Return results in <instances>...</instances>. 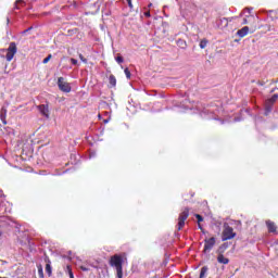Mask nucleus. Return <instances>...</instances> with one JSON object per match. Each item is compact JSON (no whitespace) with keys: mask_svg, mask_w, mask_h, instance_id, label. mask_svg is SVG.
<instances>
[{"mask_svg":"<svg viewBox=\"0 0 278 278\" xmlns=\"http://www.w3.org/2000/svg\"><path fill=\"white\" fill-rule=\"evenodd\" d=\"M242 25H250L255 29L257 25V16L251 13V9H244L241 13Z\"/></svg>","mask_w":278,"mask_h":278,"instance_id":"nucleus-1","label":"nucleus"},{"mask_svg":"<svg viewBox=\"0 0 278 278\" xmlns=\"http://www.w3.org/2000/svg\"><path fill=\"white\" fill-rule=\"evenodd\" d=\"M17 51H18V49L16 48V43L11 42L9 45L8 49L0 50V58H5L7 62H12V60H14V55H16Z\"/></svg>","mask_w":278,"mask_h":278,"instance_id":"nucleus-2","label":"nucleus"},{"mask_svg":"<svg viewBox=\"0 0 278 278\" xmlns=\"http://www.w3.org/2000/svg\"><path fill=\"white\" fill-rule=\"evenodd\" d=\"M110 265L116 269L117 278H123V257L118 254L113 255Z\"/></svg>","mask_w":278,"mask_h":278,"instance_id":"nucleus-3","label":"nucleus"},{"mask_svg":"<svg viewBox=\"0 0 278 278\" xmlns=\"http://www.w3.org/2000/svg\"><path fill=\"white\" fill-rule=\"evenodd\" d=\"M235 236H236V232H233V228L229 226V224H225L223 237H222L223 242H226V240H233Z\"/></svg>","mask_w":278,"mask_h":278,"instance_id":"nucleus-4","label":"nucleus"},{"mask_svg":"<svg viewBox=\"0 0 278 278\" xmlns=\"http://www.w3.org/2000/svg\"><path fill=\"white\" fill-rule=\"evenodd\" d=\"M188 216H190V211L188 208H185L184 212L180 213L178 217V224H177V230L181 231L186 225V220H188Z\"/></svg>","mask_w":278,"mask_h":278,"instance_id":"nucleus-5","label":"nucleus"},{"mask_svg":"<svg viewBox=\"0 0 278 278\" xmlns=\"http://www.w3.org/2000/svg\"><path fill=\"white\" fill-rule=\"evenodd\" d=\"M214 247H216V237H211V238H206L204 239V249H203V253H210V251H212V249H214Z\"/></svg>","mask_w":278,"mask_h":278,"instance_id":"nucleus-6","label":"nucleus"},{"mask_svg":"<svg viewBox=\"0 0 278 278\" xmlns=\"http://www.w3.org/2000/svg\"><path fill=\"white\" fill-rule=\"evenodd\" d=\"M58 87L62 92H71V84L64 80V77L58 78Z\"/></svg>","mask_w":278,"mask_h":278,"instance_id":"nucleus-7","label":"nucleus"},{"mask_svg":"<svg viewBox=\"0 0 278 278\" xmlns=\"http://www.w3.org/2000/svg\"><path fill=\"white\" fill-rule=\"evenodd\" d=\"M37 108L42 116H46V118H49V105L40 104Z\"/></svg>","mask_w":278,"mask_h":278,"instance_id":"nucleus-8","label":"nucleus"},{"mask_svg":"<svg viewBox=\"0 0 278 278\" xmlns=\"http://www.w3.org/2000/svg\"><path fill=\"white\" fill-rule=\"evenodd\" d=\"M7 116H8V109H5V106H2L0 110V121L4 125H8V121H5Z\"/></svg>","mask_w":278,"mask_h":278,"instance_id":"nucleus-9","label":"nucleus"},{"mask_svg":"<svg viewBox=\"0 0 278 278\" xmlns=\"http://www.w3.org/2000/svg\"><path fill=\"white\" fill-rule=\"evenodd\" d=\"M266 225L269 233H275V231H277V226L273 222L267 220Z\"/></svg>","mask_w":278,"mask_h":278,"instance_id":"nucleus-10","label":"nucleus"},{"mask_svg":"<svg viewBox=\"0 0 278 278\" xmlns=\"http://www.w3.org/2000/svg\"><path fill=\"white\" fill-rule=\"evenodd\" d=\"M249 34V26H245L237 31L239 38H244Z\"/></svg>","mask_w":278,"mask_h":278,"instance_id":"nucleus-11","label":"nucleus"},{"mask_svg":"<svg viewBox=\"0 0 278 278\" xmlns=\"http://www.w3.org/2000/svg\"><path fill=\"white\" fill-rule=\"evenodd\" d=\"M273 103L269 102L268 100L265 101V116H268L270 112H273Z\"/></svg>","mask_w":278,"mask_h":278,"instance_id":"nucleus-12","label":"nucleus"},{"mask_svg":"<svg viewBox=\"0 0 278 278\" xmlns=\"http://www.w3.org/2000/svg\"><path fill=\"white\" fill-rule=\"evenodd\" d=\"M217 262H218V264H229V258H227V257H225V255H223V254H219L218 256H217Z\"/></svg>","mask_w":278,"mask_h":278,"instance_id":"nucleus-13","label":"nucleus"},{"mask_svg":"<svg viewBox=\"0 0 278 278\" xmlns=\"http://www.w3.org/2000/svg\"><path fill=\"white\" fill-rule=\"evenodd\" d=\"M109 84L114 88L116 86V77L114 75H110L109 77Z\"/></svg>","mask_w":278,"mask_h":278,"instance_id":"nucleus-14","label":"nucleus"},{"mask_svg":"<svg viewBox=\"0 0 278 278\" xmlns=\"http://www.w3.org/2000/svg\"><path fill=\"white\" fill-rule=\"evenodd\" d=\"M205 275H207V266L201 268L200 278H205Z\"/></svg>","mask_w":278,"mask_h":278,"instance_id":"nucleus-15","label":"nucleus"},{"mask_svg":"<svg viewBox=\"0 0 278 278\" xmlns=\"http://www.w3.org/2000/svg\"><path fill=\"white\" fill-rule=\"evenodd\" d=\"M277 99H278V94L276 93V94H274L271 98L267 99V101H268L269 103L275 104V103L277 102Z\"/></svg>","mask_w":278,"mask_h":278,"instance_id":"nucleus-16","label":"nucleus"},{"mask_svg":"<svg viewBox=\"0 0 278 278\" xmlns=\"http://www.w3.org/2000/svg\"><path fill=\"white\" fill-rule=\"evenodd\" d=\"M205 47H207V40L203 39L200 41V49H205Z\"/></svg>","mask_w":278,"mask_h":278,"instance_id":"nucleus-17","label":"nucleus"},{"mask_svg":"<svg viewBox=\"0 0 278 278\" xmlns=\"http://www.w3.org/2000/svg\"><path fill=\"white\" fill-rule=\"evenodd\" d=\"M38 275L39 278H45V271L42 270V266H38Z\"/></svg>","mask_w":278,"mask_h":278,"instance_id":"nucleus-18","label":"nucleus"},{"mask_svg":"<svg viewBox=\"0 0 278 278\" xmlns=\"http://www.w3.org/2000/svg\"><path fill=\"white\" fill-rule=\"evenodd\" d=\"M124 73H125L127 79H131V72H129V68L126 67V68L124 70Z\"/></svg>","mask_w":278,"mask_h":278,"instance_id":"nucleus-19","label":"nucleus"},{"mask_svg":"<svg viewBox=\"0 0 278 278\" xmlns=\"http://www.w3.org/2000/svg\"><path fill=\"white\" fill-rule=\"evenodd\" d=\"M46 273L51 277V264L46 265Z\"/></svg>","mask_w":278,"mask_h":278,"instance_id":"nucleus-20","label":"nucleus"},{"mask_svg":"<svg viewBox=\"0 0 278 278\" xmlns=\"http://www.w3.org/2000/svg\"><path fill=\"white\" fill-rule=\"evenodd\" d=\"M21 3H25V1H23V0H16V2H15V10H20V7L18 5H21Z\"/></svg>","mask_w":278,"mask_h":278,"instance_id":"nucleus-21","label":"nucleus"},{"mask_svg":"<svg viewBox=\"0 0 278 278\" xmlns=\"http://www.w3.org/2000/svg\"><path fill=\"white\" fill-rule=\"evenodd\" d=\"M115 60H116V63H117V64H123V62H124V59H123V56H121V55H117V56L115 58Z\"/></svg>","mask_w":278,"mask_h":278,"instance_id":"nucleus-22","label":"nucleus"},{"mask_svg":"<svg viewBox=\"0 0 278 278\" xmlns=\"http://www.w3.org/2000/svg\"><path fill=\"white\" fill-rule=\"evenodd\" d=\"M195 218H197V220H198V224L203 223V216L197 214V215H195Z\"/></svg>","mask_w":278,"mask_h":278,"instance_id":"nucleus-23","label":"nucleus"},{"mask_svg":"<svg viewBox=\"0 0 278 278\" xmlns=\"http://www.w3.org/2000/svg\"><path fill=\"white\" fill-rule=\"evenodd\" d=\"M52 55L49 54L46 59H43L42 63L48 64V62L51 60Z\"/></svg>","mask_w":278,"mask_h":278,"instance_id":"nucleus-24","label":"nucleus"},{"mask_svg":"<svg viewBox=\"0 0 278 278\" xmlns=\"http://www.w3.org/2000/svg\"><path fill=\"white\" fill-rule=\"evenodd\" d=\"M143 16H146L147 18H150L151 17V11H146L143 13Z\"/></svg>","mask_w":278,"mask_h":278,"instance_id":"nucleus-25","label":"nucleus"},{"mask_svg":"<svg viewBox=\"0 0 278 278\" xmlns=\"http://www.w3.org/2000/svg\"><path fill=\"white\" fill-rule=\"evenodd\" d=\"M67 269H68L70 278H75V276L73 275V270H71L70 266H67Z\"/></svg>","mask_w":278,"mask_h":278,"instance_id":"nucleus-26","label":"nucleus"},{"mask_svg":"<svg viewBox=\"0 0 278 278\" xmlns=\"http://www.w3.org/2000/svg\"><path fill=\"white\" fill-rule=\"evenodd\" d=\"M126 1H127L128 7L130 8V10H132L134 9V4L131 3V0H126Z\"/></svg>","mask_w":278,"mask_h":278,"instance_id":"nucleus-27","label":"nucleus"},{"mask_svg":"<svg viewBox=\"0 0 278 278\" xmlns=\"http://www.w3.org/2000/svg\"><path fill=\"white\" fill-rule=\"evenodd\" d=\"M33 29H34V27H31V26L28 27L27 29H25V30H24V36H25L26 34H28V31H31Z\"/></svg>","mask_w":278,"mask_h":278,"instance_id":"nucleus-28","label":"nucleus"},{"mask_svg":"<svg viewBox=\"0 0 278 278\" xmlns=\"http://www.w3.org/2000/svg\"><path fill=\"white\" fill-rule=\"evenodd\" d=\"M79 59H80L81 62H84L85 64L88 62V60H86V58H84L81 54H79Z\"/></svg>","mask_w":278,"mask_h":278,"instance_id":"nucleus-29","label":"nucleus"},{"mask_svg":"<svg viewBox=\"0 0 278 278\" xmlns=\"http://www.w3.org/2000/svg\"><path fill=\"white\" fill-rule=\"evenodd\" d=\"M80 269L84 270V273H88V270H90V268L86 267V266H80Z\"/></svg>","mask_w":278,"mask_h":278,"instance_id":"nucleus-30","label":"nucleus"},{"mask_svg":"<svg viewBox=\"0 0 278 278\" xmlns=\"http://www.w3.org/2000/svg\"><path fill=\"white\" fill-rule=\"evenodd\" d=\"M71 62L74 66L77 65V59H71Z\"/></svg>","mask_w":278,"mask_h":278,"instance_id":"nucleus-31","label":"nucleus"},{"mask_svg":"<svg viewBox=\"0 0 278 278\" xmlns=\"http://www.w3.org/2000/svg\"><path fill=\"white\" fill-rule=\"evenodd\" d=\"M199 229H201V231H203V227L201 226V224H198Z\"/></svg>","mask_w":278,"mask_h":278,"instance_id":"nucleus-32","label":"nucleus"},{"mask_svg":"<svg viewBox=\"0 0 278 278\" xmlns=\"http://www.w3.org/2000/svg\"><path fill=\"white\" fill-rule=\"evenodd\" d=\"M186 110H192V106H185Z\"/></svg>","mask_w":278,"mask_h":278,"instance_id":"nucleus-33","label":"nucleus"},{"mask_svg":"<svg viewBox=\"0 0 278 278\" xmlns=\"http://www.w3.org/2000/svg\"><path fill=\"white\" fill-rule=\"evenodd\" d=\"M108 123H110V119H104V124H108Z\"/></svg>","mask_w":278,"mask_h":278,"instance_id":"nucleus-34","label":"nucleus"},{"mask_svg":"<svg viewBox=\"0 0 278 278\" xmlns=\"http://www.w3.org/2000/svg\"><path fill=\"white\" fill-rule=\"evenodd\" d=\"M153 7V3H150L149 5H148V8H152Z\"/></svg>","mask_w":278,"mask_h":278,"instance_id":"nucleus-35","label":"nucleus"}]
</instances>
